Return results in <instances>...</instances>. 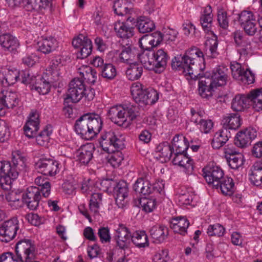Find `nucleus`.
<instances>
[{
  "label": "nucleus",
  "instance_id": "c03bdc74",
  "mask_svg": "<svg viewBox=\"0 0 262 262\" xmlns=\"http://www.w3.org/2000/svg\"><path fill=\"white\" fill-rule=\"evenodd\" d=\"M27 239H23L16 243L15 246V256L11 252L3 253L0 256V262H21L19 260L18 253L17 252L18 248L20 245L27 244Z\"/></svg>",
  "mask_w": 262,
  "mask_h": 262
},
{
  "label": "nucleus",
  "instance_id": "bf43d9fd",
  "mask_svg": "<svg viewBox=\"0 0 262 262\" xmlns=\"http://www.w3.org/2000/svg\"><path fill=\"white\" fill-rule=\"evenodd\" d=\"M102 76L108 79H113L117 74L116 69L111 63H105L99 71Z\"/></svg>",
  "mask_w": 262,
  "mask_h": 262
},
{
  "label": "nucleus",
  "instance_id": "e2e57ef3",
  "mask_svg": "<svg viewBox=\"0 0 262 262\" xmlns=\"http://www.w3.org/2000/svg\"><path fill=\"white\" fill-rule=\"evenodd\" d=\"M85 44L79 48L78 53V57L83 59L90 55L92 51V42L90 39H86Z\"/></svg>",
  "mask_w": 262,
  "mask_h": 262
},
{
  "label": "nucleus",
  "instance_id": "de8ad7c7",
  "mask_svg": "<svg viewBox=\"0 0 262 262\" xmlns=\"http://www.w3.org/2000/svg\"><path fill=\"white\" fill-rule=\"evenodd\" d=\"M144 94L140 104L152 105L155 104L159 99V93L155 89H147Z\"/></svg>",
  "mask_w": 262,
  "mask_h": 262
},
{
  "label": "nucleus",
  "instance_id": "a211bd4d",
  "mask_svg": "<svg viewBox=\"0 0 262 262\" xmlns=\"http://www.w3.org/2000/svg\"><path fill=\"white\" fill-rule=\"evenodd\" d=\"M19 260L21 262H39L35 260L36 247L34 242L27 239V244L18 246Z\"/></svg>",
  "mask_w": 262,
  "mask_h": 262
},
{
  "label": "nucleus",
  "instance_id": "c756f323",
  "mask_svg": "<svg viewBox=\"0 0 262 262\" xmlns=\"http://www.w3.org/2000/svg\"><path fill=\"white\" fill-rule=\"evenodd\" d=\"M0 101L8 108H13L19 102L17 94L8 90H3L1 92Z\"/></svg>",
  "mask_w": 262,
  "mask_h": 262
},
{
  "label": "nucleus",
  "instance_id": "a878e982",
  "mask_svg": "<svg viewBox=\"0 0 262 262\" xmlns=\"http://www.w3.org/2000/svg\"><path fill=\"white\" fill-rule=\"evenodd\" d=\"M20 72L17 69H7L0 72V82L4 86L7 87L13 85L20 80Z\"/></svg>",
  "mask_w": 262,
  "mask_h": 262
},
{
  "label": "nucleus",
  "instance_id": "6ab92c4d",
  "mask_svg": "<svg viewBox=\"0 0 262 262\" xmlns=\"http://www.w3.org/2000/svg\"><path fill=\"white\" fill-rule=\"evenodd\" d=\"M39 114L36 110H32L24 126L25 134L29 138L35 137L39 128Z\"/></svg>",
  "mask_w": 262,
  "mask_h": 262
},
{
  "label": "nucleus",
  "instance_id": "423d86ee",
  "mask_svg": "<svg viewBox=\"0 0 262 262\" xmlns=\"http://www.w3.org/2000/svg\"><path fill=\"white\" fill-rule=\"evenodd\" d=\"M138 58L146 69L158 73L164 71L169 59L167 53L162 49L156 52L150 50L144 51L139 55Z\"/></svg>",
  "mask_w": 262,
  "mask_h": 262
},
{
  "label": "nucleus",
  "instance_id": "cd10ccee",
  "mask_svg": "<svg viewBox=\"0 0 262 262\" xmlns=\"http://www.w3.org/2000/svg\"><path fill=\"white\" fill-rule=\"evenodd\" d=\"M0 45L5 51L13 52L19 47L17 38L10 33H4L0 35Z\"/></svg>",
  "mask_w": 262,
  "mask_h": 262
},
{
  "label": "nucleus",
  "instance_id": "a18cd8bd",
  "mask_svg": "<svg viewBox=\"0 0 262 262\" xmlns=\"http://www.w3.org/2000/svg\"><path fill=\"white\" fill-rule=\"evenodd\" d=\"M137 26L139 32L142 33L151 32L155 27L154 22L144 16H141L138 19Z\"/></svg>",
  "mask_w": 262,
  "mask_h": 262
},
{
  "label": "nucleus",
  "instance_id": "473e14b6",
  "mask_svg": "<svg viewBox=\"0 0 262 262\" xmlns=\"http://www.w3.org/2000/svg\"><path fill=\"white\" fill-rule=\"evenodd\" d=\"M37 45L38 51L44 54H49L58 48V42L55 38L51 37L39 40Z\"/></svg>",
  "mask_w": 262,
  "mask_h": 262
},
{
  "label": "nucleus",
  "instance_id": "f704fd0d",
  "mask_svg": "<svg viewBox=\"0 0 262 262\" xmlns=\"http://www.w3.org/2000/svg\"><path fill=\"white\" fill-rule=\"evenodd\" d=\"M214 188L220 190L222 193L225 195L231 196L235 190L234 183L232 178L224 177L218 185L215 186Z\"/></svg>",
  "mask_w": 262,
  "mask_h": 262
},
{
  "label": "nucleus",
  "instance_id": "c85d7f7f",
  "mask_svg": "<svg viewBox=\"0 0 262 262\" xmlns=\"http://www.w3.org/2000/svg\"><path fill=\"white\" fill-rule=\"evenodd\" d=\"M170 227L175 233L185 235L187 233V228L189 226L188 220L184 217L173 218L169 222Z\"/></svg>",
  "mask_w": 262,
  "mask_h": 262
},
{
  "label": "nucleus",
  "instance_id": "4be33fe9",
  "mask_svg": "<svg viewBox=\"0 0 262 262\" xmlns=\"http://www.w3.org/2000/svg\"><path fill=\"white\" fill-rule=\"evenodd\" d=\"M257 136L256 130L252 128H246L237 133L235 138V144L241 147H244L250 144L251 141Z\"/></svg>",
  "mask_w": 262,
  "mask_h": 262
},
{
  "label": "nucleus",
  "instance_id": "9d476101",
  "mask_svg": "<svg viewBox=\"0 0 262 262\" xmlns=\"http://www.w3.org/2000/svg\"><path fill=\"white\" fill-rule=\"evenodd\" d=\"M238 21L247 35L252 36L257 32L256 17L252 11H242L238 15Z\"/></svg>",
  "mask_w": 262,
  "mask_h": 262
},
{
  "label": "nucleus",
  "instance_id": "412c9836",
  "mask_svg": "<svg viewBox=\"0 0 262 262\" xmlns=\"http://www.w3.org/2000/svg\"><path fill=\"white\" fill-rule=\"evenodd\" d=\"M163 40L162 34L160 32H156L142 37L140 39L139 44L143 50L148 51L159 45Z\"/></svg>",
  "mask_w": 262,
  "mask_h": 262
},
{
  "label": "nucleus",
  "instance_id": "0eeeda50",
  "mask_svg": "<svg viewBox=\"0 0 262 262\" xmlns=\"http://www.w3.org/2000/svg\"><path fill=\"white\" fill-rule=\"evenodd\" d=\"M84 96L88 100H92L94 97V90H86L82 80L79 78H74L69 84L66 99H70L72 102L76 103Z\"/></svg>",
  "mask_w": 262,
  "mask_h": 262
},
{
  "label": "nucleus",
  "instance_id": "f257e3e1",
  "mask_svg": "<svg viewBox=\"0 0 262 262\" xmlns=\"http://www.w3.org/2000/svg\"><path fill=\"white\" fill-rule=\"evenodd\" d=\"M196 58L200 61H204L203 53L194 47L188 50L183 56L175 57L172 60V68L181 71L187 79H196L199 74Z\"/></svg>",
  "mask_w": 262,
  "mask_h": 262
},
{
  "label": "nucleus",
  "instance_id": "7c9ffc66",
  "mask_svg": "<svg viewBox=\"0 0 262 262\" xmlns=\"http://www.w3.org/2000/svg\"><path fill=\"white\" fill-rule=\"evenodd\" d=\"M114 30L117 36L124 39H128L134 34V28L126 22H116L114 25Z\"/></svg>",
  "mask_w": 262,
  "mask_h": 262
},
{
  "label": "nucleus",
  "instance_id": "a19ab883",
  "mask_svg": "<svg viewBox=\"0 0 262 262\" xmlns=\"http://www.w3.org/2000/svg\"><path fill=\"white\" fill-rule=\"evenodd\" d=\"M233 38L236 45L242 48L238 50L239 54L241 55L247 54L246 48L249 44L247 36L242 31H237L233 33Z\"/></svg>",
  "mask_w": 262,
  "mask_h": 262
},
{
  "label": "nucleus",
  "instance_id": "ea45409f",
  "mask_svg": "<svg viewBox=\"0 0 262 262\" xmlns=\"http://www.w3.org/2000/svg\"><path fill=\"white\" fill-rule=\"evenodd\" d=\"M131 242L139 248L149 246L148 236L144 231H136L132 233Z\"/></svg>",
  "mask_w": 262,
  "mask_h": 262
},
{
  "label": "nucleus",
  "instance_id": "dca6fc26",
  "mask_svg": "<svg viewBox=\"0 0 262 262\" xmlns=\"http://www.w3.org/2000/svg\"><path fill=\"white\" fill-rule=\"evenodd\" d=\"M227 69L224 66H218L212 71L206 72L204 75L210 80V82L216 88L226 84Z\"/></svg>",
  "mask_w": 262,
  "mask_h": 262
},
{
  "label": "nucleus",
  "instance_id": "2f4dec72",
  "mask_svg": "<svg viewBox=\"0 0 262 262\" xmlns=\"http://www.w3.org/2000/svg\"><path fill=\"white\" fill-rule=\"evenodd\" d=\"M49 4L48 0H24L23 6L25 10L29 12L41 13Z\"/></svg>",
  "mask_w": 262,
  "mask_h": 262
},
{
  "label": "nucleus",
  "instance_id": "ddd939ff",
  "mask_svg": "<svg viewBox=\"0 0 262 262\" xmlns=\"http://www.w3.org/2000/svg\"><path fill=\"white\" fill-rule=\"evenodd\" d=\"M18 158H16L14 153L12 154V161L13 165H11L10 163L8 161H1L0 162V177L4 176H11L13 179H16L18 175V170H23V167L20 169L18 165L19 163H21L20 166L23 167L24 164V161L21 158L19 155H17Z\"/></svg>",
  "mask_w": 262,
  "mask_h": 262
},
{
  "label": "nucleus",
  "instance_id": "6e6552de",
  "mask_svg": "<svg viewBox=\"0 0 262 262\" xmlns=\"http://www.w3.org/2000/svg\"><path fill=\"white\" fill-rule=\"evenodd\" d=\"M124 137L110 131L101 136L99 143L102 149L107 153L121 149L124 146Z\"/></svg>",
  "mask_w": 262,
  "mask_h": 262
},
{
  "label": "nucleus",
  "instance_id": "37998d69",
  "mask_svg": "<svg viewBox=\"0 0 262 262\" xmlns=\"http://www.w3.org/2000/svg\"><path fill=\"white\" fill-rule=\"evenodd\" d=\"M51 88V84L49 81L46 80L43 77H39L36 79L35 83L32 85V90L37 92L39 94H47Z\"/></svg>",
  "mask_w": 262,
  "mask_h": 262
},
{
  "label": "nucleus",
  "instance_id": "0e129e2a",
  "mask_svg": "<svg viewBox=\"0 0 262 262\" xmlns=\"http://www.w3.org/2000/svg\"><path fill=\"white\" fill-rule=\"evenodd\" d=\"M152 260L154 262H169L170 260L166 249H160L156 252Z\"/></svg>",
  "mask_w": 262,
  "mask_h": 262
},
{
  "label": "nucleus",
  "instance_id": "20e7f679",
  "mask_svg": "<svg viewBox=\"0 0 262 262\" xmlns=\"http://www.w3.org/2000/svg\"><path fill=\"white\" fill-rule=\"evenodd\" d=\"M107 115L113 123L119 126L127 128L139 116L140 113L137 106L126 104L111 107Z\"/></svg>",
  "mask_w": 262,
  "mask_h": 262
},
{
  "label": "nucleus",
  "instance_id": "338daca9",
  "mask_svg": "<svg viewBox=\"0 0 262 262\" xmlns=\"http://www.w3.org/2000/svg\"><path fill=\"white\" fill-rule=\"evenodd\" d=\"M205 115V113L204 111L191 108L190 110V120L191 122H193L196 125H198L204 118Z\"/></svg>",
  "mask_w": 262,
  "mask_h": 262
},
{
  "label": "nucleus",
  "instance_id": "58836bf2",
  "mask_svg": "<svg viewBox=\"0 0 262 262\" xmlns=\"http://www.w3.org/2000/svg\"><path fill=\"white\" fill-rule=\"evenodd\" d=\"M149 232L152 238L159 243L164 241L168 234V228L163 225L154 226L150 228Z\"/></svg>",
  "mask_w": 262,
  "mask_h": 262
},
{
  "label": "nucleus",
  "instance_id": "4d7b16f0",
  "mask_svg": "<svg viewBox=\"0 0 262 262\" xmlns=\"http://www.w3.org/2000/svg\"><path fill=\"white\" fill-rule=\"evenodd\" d=\"M195 195L189 192L180 193L177 195V201L180 206H194V199Z\"/></svg>",
  "mask_w": 262,
  "mask_h": 262
},
{
  "label": "nucleus",
  "instance_id": "1a4fd4ad",
  "mask_svg": "<svg viewBox=\"0 0 262 262\" xmlns=\"http://www.w3.org/2000/svg\"><path fill=\"white\" fill-rule=\"evenodd\" d=\"M20 231L19 223L13 217L2 223L0 226V241L8 243L13 240Z\"/></svg>",
  "mask_w": 262,
  "mask_h": 262
},
{
  "label": "nucleus",
  "instance_id": "603ef678",
  "mask_svg": "<svg viewBox=\"0 0 262 262\" xmlns=\"http://www.w3.org/2000/svg\"><path fill=\"white\" fill-rule=\"evenodd\" d=\"M127 0H116L113 6L114 12L119 16L124 15L129 12Z\"/></svg>",
  "mask_w": 262,
  "mask_h": 262
},
{
  "label": "nucleus",
  "instance_id": "5701e85b",
  "mask_svg": "<svg viewBox=\"0 0 262 262\" xmlns=\"http://www.w3.org/2000/svg\"><path fill=\"white\" fill-rule=\"evenodd\" d=\"M129 43H126V47L123 46L121 52L119 53H116V56L113 58V61L117 63H125L127 64L132 63L135 57L134 53L135 49Z\"/></svg>",
  "mask_w": 262,
  "mask_h": 262
},
{
  "label": "nucleus",
  "instance_id": "f03ea898",
  "mask_svg": "<svg viewBox=\"0 0 262 262\" xmlns=\"http://www.w3.org/2000/svg\"><path fill=\"white\" fill-rule=\"evenodd\" d=\"M103 120L97 114H86L79 117L75 123V130L81 138L91 140L101 130Z\"/></svg>",
  "mask_w": 262,
  "mask_h": 262
},
{
  "label": "nucleus",
  "instance_id": "e433bc0d",
  "mask_svg": "<svg viewBox=\"0 0 262 262\" xmlns=\"http://www.w3.org/2000/svg\"><path fill=\"white\" fill-rule=\"evenodd\" d=\"M222 123L224 128L235 130L241 125L240 116L237 113L228 114L223 118Z\"/></svg>",
  "mask_w": 262,
  "mask_h": 262
},
{
  "label": "nucleus",
  "instance_id": "3c124183",
  "mask_svg": "<svg viewBox=\"0 0 262 262\" xmlns=\"http://www.w3.org/2000/svg\"><path fill=\"white\" fill-rule=\"evenodd\" d=\"M52 133L51 126H46L37 135L35 136L37 144L40 146H46L48 144L50 136Z\"/></svg>",
  "mask_w": 262,
  "mask_h": 262
},
{
  "label": "nucleus",
  "instance_id": "aec40b11",
  "mask_svg": "<svg viewBox=\"0 0 262 262\" xmlns=\"http://www.w3.org/2000/svg\"><path fill=\"white\" fill-rule=\"evenodd\" d=\"M113 190L116 194V204L119 208H123L127 204L128 186L124 181H119L115 186Z\"/></svg>",
  "mask_w": 262,
  "mask_h": 262
},
{
  "label": "nucleus",
  "instance_id": "680f3d73",
  "mask_svg": "<svg viewBox=\"0 0 262 262\" xmlns=\"http://www.w3.org/2000/svg\"><path fill=\"white\" fill-rule=\"evenodd\" d=\"M107 157L108 162L113 167H118L123 160V157L122 152L118 149L115 150L114 152L110 153Z\"/></svg>",
  "mask_w": 262,
  "mask_h": 262
},
{
  "label": "nucleus",
  "instance_id": "b1692460",
  "mask_svg": "<svg viewBox=\"0 0 262 262\" xmlns=\"http://www.w3.org/2000/svg\"><path fill=\"white\" fill-rule=\"evenodd\" d=\"M95 150L94 145L87 143L81 146L76 152V158L81 164L86 165L92 160Z\"/></svg>",
  "mask_w": 262,
  "mask_h": 262
},
{
  "label": "nucleus",
  "instance_id": "4468645a",
  "mask_svg": "<svg viewBox=\"0 0 262 262\" xmlns=\"http://www.w3.org/2000/svg\"><path fill=\"white\" fill-rule=\"evenodd\" d=\"M132 233L125 225L120 224L115 229L114 238L117 246L121 249L127 248L131 243Z\"/></svg>",
  "mask_w": 262,
  "mask_h": 262
},
{
  "label": "nucleus",
  "instance_id": "774afa93",
  "mask_svg": "<svg viewBox=\"0 0 262 262\" xmlns=\"http://www.w3.org/2000/svg\"><path fill=\"white\" fill-rule=\"evenodd\" d=\"M217 21L219 26L224 29H226L229 26V18L227 12L223 9L218 11Z\"/></svg>",
  "mask_w": 262,
  "mask_h": 262
},
{
  "label": "nucleus",
  "instance_id": "c9c22d12",
  "mask_svg": "<svg viewBox=\"0 0 262 262\" xmlns=\"http://www.w3.org/2000/svg\"><path fill=\"white\" fill-rule=\"evenodd\" d=\"M250 102V93L247 95H237L232 100L231 107L235 111H242L246 108Z\"/></svg>",
  "mask_w": 262,
  "mask_h": 262
},
{
  "label": "nucleus",
  "instance_id": "39448f33",
  "mask_svg": "<svg viewBox=\"0 0 262 262\" xmlns=\"http://www.w3.org/2000/svg\"><path fill=\"white\" fill-rule=\"evenodd\" d=\"M212 19V8L210 5H208L204 7L201 12L200 20L203 30L207 34V40L205 42V55L210 58H214L218 54L217 37L211 30Z\"/></svg>",
  "mask_w": 262,
  "mask_h": 262
},
{
  "label": "nucleus",
  "instance_id": "bb28decb",
  "mask_svg": "<svg viewBox=\"0 0 262 262\" xmlns=\"http://www.w3.org/2000/svg\"><path fill=\"white\" fill-rule=\"evenodd\" d=\"M216 87L210 82V80L203 75L200 78L198 84L199 95L202 97L208 98L212 96V92Z\"/></svg>",
  "mask_w": 262,
  "mask_h": 262
},
{
  "label": "nucleus",
  "instance_id": "f8f14e48",
  "mask_svg": "<svg viewBox=\"0 0 262 262\" xmlns=\"http://www.w3.org/2000/svg\"><path fill=\"white\" fill-rule=\"evenodd\" d=\"M230 69L233 77L245 84H250L254 81V75L247 68L236 61L230 63Z\"/></svg>",
  "mask_w": 262,
  "mask_h": 262
},
{
  "label": "nucleus",
  "instance_id": "4c0bfd02",
  "mask_svg": "<svg viewBox=\"0 0 262 262\" xmlns=\"http://www.w3.org/2000/svg\"><path fill=\"white\" fill-rule=\"evenodd\" d=\"M80 79L89 83L94 84L97 79V73L89 66H82L78 69Z\"/></svg>",
  "mask_w": 262,
  "mask_h": 262
},
{
  "label": "nucleus",
  "instance_id": "9b49d317",
  "mask_svg": "<svg viewBox=\"0 0 262 262\" xmlns=\"http://www.w3.org/2000/svg\"><path fill=\"white\" fill-rule=\"evenodd\" d=\"M202 171L206 182L213 188L217 186L220 181L225 177L223 170L213 163H209L203 168Z\"/></svg>",
  "mask_w": 262,
  "mask_h": 262
},
{
  "label": "nucleus",
  "instance_id": "052dcab7",
  "mask_svg": "<svg viewBox=\"0 0 262 262\" xmlns=\"http://www.w3.org/2000/svg\"><path fill=\"white\" fill-rule=\"evenodd\" d=\"M225 231V228L222 225L220 224H215L208 226L207 233L210 236L221 237L224 236Z\"/></svg>",
  "mask_w": 262,
  "mask_h": 262
},
{
  "label": "nucleus",
  "instance_id": "13d9d810",
  "mask_svg": "<svg viewBox=\"0 0 262 262\" xmlns=\"http://www.w3.org/2000/svg\"><path fill=\"white\" fill-rule=\"evenodd\" d=\"M102 201V194L100 193H94L92 194L90 201L89 208L91 212L94 214L99 211L100 204Z\"/></svg>",
  "mask_w": 262,
  "mask_h": 262
},
{
  "label": "nucleus",
  "instance_id": "72a5a7b5",
  "mask_svg": "<svg viewBox=\"0 0 262 262\" xmlns=\"http://www.w3.org/2000/svg\"><path fill=\"white\" fill-rule=\"evenodd\" d=\"M231 137L230 132L226 128H223L214 135L211 145L214 149H219L223 146Z\"/></svg>",
  "mask_w": 262,
  "mask_h": 262
},
{
  "label": "nucleus",
  "instance_id": "6e6d98bb",
  "mask_svg": "<svg viewBox=\"0 0 262 262\" xmlns=\"http://www.w3.org/2000/svg\"><path fill=\"white\" fill-rule=\"evenodd\" d=\"M226 160L231 168L237 169L243 165L244 157L242 154H237L227 158Z\"/></svg>",
  "mask_w": 262,
  "mask_h": 262
},
{
  "label": "nucleus",
  "instance_id": "393cba45",
  "mask_svg": "<svg viewBox=\"0 0 262 262\" xmlns=\"http://www.w3.org/2000/svg\"><path fill=\"white\" fill-rule=\"evenodd\" d=\"M62 68L61 58L60 56L54 57L47 70V74L48 75L51 82H56L59 80L61 76V69Z\"/></svg>",
  "mask_w": 262,
  "mask_h": 262
},
{
  "label": "nucleus",
  "instance_id": "49530a36",
  "mask_svg": "<svg viewBox=\"0 0 262 262\" xmlns=\"http://www.w3.org/2000/svg\"><path fill=\"white\" fill-rule=\"evenodd\" d=\"M143 85L140 82H135L132 84L130 87V92L134 100L138 103L140 104L145 95V90Z\"/></svg>",
  "mask_w": 262,
  "mask_h": 262
},
{
  "label": "nucleus",
  "instance_id": "79ce46f5",
  "mask_svg": "<svg viewBox=\"0 0 262 262\" xmlns=\"http://www.w3.org/2000/svg\"><path fill=\"white\" fill-rule=\"evenodd\" d=\"M142 73V66L136 62L129 64L126 71V77L130 80L139 79Z\"/></svg>",
  "mask_w": 262,
  "mask_h": 262
},
{
  "label": "nucleus",
  "instance_id": "69168bd1",
  "mask_svg": "<svg viewBox=\"0 0 262 262\" xmlns=\"http://www.w3.org/2000/svg\"><path fill=\"white\" fill-rule=\"evenodd\" d=\"M97 234L101 243L106 244L111 242V236L110 228L108 227H100Z\"/></svg>",
  "mask_w": 262,
  "mask_h": 262
},
{
  "label": "nucleus",
  "instance_id": "864d4df0",
  "mask_svg": "<svg viewBox=\"0 0 262 262\" xmlns=\"http://www.w3.org/2000/svg\"><path fill=\"white\" fill-rule=\"evenodd\" d=\"M139 205L144 211L149 213L156 209L157 202L155 199L142 198L139 200Z\"/></svg>",
  "mask_w": 262,
  "mask_h": 262
},
{
  "label": "nucleus",
  "instance_id": "8fccbe9b",
  "mask_svg": "<svg viewBox=\"0 0 262 262\" xmlns=\"http://www.w3.org/2000/svg\"><path fill=\"white\" fill-rule=\"evenodd\" d=\"M173 150L172 146L167 142L160 143L156 147V151L160 153L159 156L164 158L165 161L170 160Z\"/></svg>",
  "mask_w": 262,
  "mask_h": 262
},
{
  "label": "nucleus",
  "instance_id": "09e8293b",
  "mask_svg": "<svg viewBox=\"0 0 262 262\" xmlns=\"http://www.w3.org/2000/svg\"><path fill=\"white\" fill-rule=\"evenodd\" d=\"M250 99L255 111L262 110V88L251 91L250 92Z\"/></svg>",
  "mask_w": 262,
  "mask_h": 262
},
{
  "label": "nucleus",
  "instance_id": "f3484780",
  "mask_svg": "<svg viewBox=\"0 0 262 262\" xmlns=\"http://www.w3.org/2000/svg\"><path fill=\"white\" fill-rule=\"evenodd\" d=\"M24 204L31 210H36L39 206L41 195L38 193L36 186H30L21 196Z\"/></svg>",
  "mask_w": 262,
  "mask_h": 262
},
{
  "label": "nucleus",
  "instance_id": "5fc2aeb1",
  "mask_svg": "<svg viewBox=\"0 0 262 262\" xmlns=\"http://www.w3.org/2000/svg\"><path fill=\"white\" fill-rule=\"evenodd\" d=\"M7 201L9 202V204L13 209H17L22 206L23 201L19 194L16 192L9 193L6 196Z\"/></svg>",
  "mask_w": 262,
  "mask_h": 262
},
{
  "label": "nucleus",
  "instance_id": "2eb2a0df",
  "mask_svg": "<svg viewBox=\"0 0 262 262\" xmlns=\"http://www.w3.org/2000/svg\"><path fill=\"white\" fill-rule=\"evenodd\" d=\"M36 165L38 171L45 176H54L60 170L59 162L52 159H40Z\"/></svg>",
  "mask_w": 262,
  "mask_h": 262
},
{
  "label": "nucleus",
  "instance_id": "7ed1b4c3",
  "mask_svg": "<svg viewBox=\"0 0 262 262\" xmlns=\"http://www.w3.org/2000/svg\"><path fill=\"white\" fill-rule=\"evenodd\" d=\"M173 150L175 149L172 162L173 165L180 166L187 174H191L193 171V161L185 152L189 147V141L183 135H176L172 141Z\"/></svg>",
  "mask_w": 262,
  "mask_h": 262
}]
</instances>
